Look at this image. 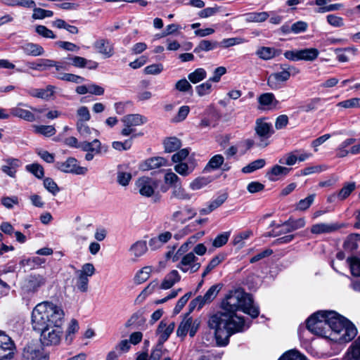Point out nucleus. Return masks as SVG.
I'll list each match as a JSON object with an SVG mask.
<instances>
[{
  "label": "nucleus",
  "mask_w": 360,
  "mask_h": 360,
  "mask_svg": "<svg viewBox=\"0 0 360 360\" xmlns=\"http://www.w3.org/2000/svg\"><path fill=\"white\" fill-rule=\"evenodd\" d=\"M221 309L208 320V326L214 330L217 343L220 346L228 345L232 335L249 328L244 318L236 314L238 311H242L252 318L257 317L259 314L252 296L241 289L229 291L221 303Z\"/></svg>",
  "instance_id": "1"
},
{
  "label": "nucleus",
  "mask_w": 360,
  "mask_h": 360,
  "mask_svg": "<svg viewBox=\"0 0 360 360\" xmlns=\"http://www.w3.org/2000/svg\"><path fill=\"white\" fill-rule=\"evenodd\" d=\"M64 322V310L52 302H41L32 309V326L34 330L40 333V341L44 346H57L60 343Z\"/></svg>",
  "instance_id": "2"
},
{
  "label": "nucleus",
  "mask_w": 360,
  "mask_h": 360,
  "mask_svg": "<svg viewBox=\"0 0 360 360\" xmlns=\"http://www.w3.org/2000/svg\"><path fill=\"white\" fill-rule=\"evenodd\" d=\"M328 338L339 342L351 341L357 334L354 325L335 311H327Z\"/></svg>",
  "instance_id": "3"
},
{
  "label": "nucleus",
  "mask_w": 360,
  "mask_h": 360,
  "mask_svg": "<svg viewBox=\"0 0 360 360\" xmlns=\"http://www.w3.org/2000/svg\"><path fill=\"white\" fill-rule=\"evenodd\" d=\"M280 69L281 71L273 72L267 77V85L273 90L281 89L291 76L300 72L297 68L288 64H281Z\"/></svg>",
  "instance_id": "4"
},
{
  "label": "nucleus",
  "mask_w": 360,
  "mask_h": 360,
  "mask_svg": "<svg viewBox=\"0 0 360 360\" xmlns=\"http://www.w3.org/2000/svg\"><path fill=\"white\" fill-rule=\"evenodd\" d=\"M307 328L313 334L328 338L327 311H318L307 320Z\"/></svg>",
  "instance_id": "5"
},
{
  "label": "nucleus",
  "mask_w": 360,
  "mask_h": 360,
  "mask_svg": "<svg viewBox=\"0 0 360 360\" xmlns=\"http://www.w3.org/2000/svg\"><path fill=\"white\" fill-rule=\"evenodd\" d=\"M46 283V278L40 274L29 276L21 286V294L23 297L34 295Z\"/></svg>",
  "instance_id": "6"
},
{
  "label": "nucleus",
  "mask_w": 360,
  "mask_h": 360,
  "mask_svg": "<svg viewBox=\"0 0 360 360\" xmlns=\"http://www.w3.org/2000/svg\"><path fill=\"white\" fill-rule=\"evenodd\" d=\"M96 269L91 263H86L82 266L81 269L77 270L75 274L77 280L75 288L81 292L88 290L89 278L95 274Z\"/></svg>",
  "instance_id": "7"
},
{
  "label": "nucleus",
  "mask_w": 360,
  "mask_h": 360,
  "mask_svg": "<svg viewBox=\"0 0 360 360\" xmlns=\"http://www.w3.org/2000/svg\"><path fill=\"white\" fill-rule=\"evenodd\" d=\"M201 266L198 257L194 252H188L184 255L179 259V262L176 265L181 272L184 274H192L198 271Z\"/></svg>",
  "instance_id": "8"
},
{
  "label": "nucleus",
  "mask_w": 360,
  "mask_h": 360,
  "mask_svg": "<svg viewBox=\"0 0 360 360\" xmlns=\"http://www.w3.org/2000/svg\"><path fill=\"white\" fill-rule=\"evenodd\" d=\"M255 130L259 139L257 146L266 147L269 143L266 140L274 134V129L271 123L265 121L264 119H257L255 122Z\"/></svg>",
  "instance_id": "9"
},
{
  "label": "nucleus",
  "mask_w": 360,
  "mask_h": 360,
  "mask_svg": "<svg viewBox=\"0 0 360 360\" xmlns=\"http://www.w3.org/2000/svg\"><path fill=\"white\" fill-rule=\"evenodd\" d=\"M135 186L140 195L150 198L154 194L158 183L157 180L149 176H141L136 181Z\"/></svg>",
  "instance_id": "10"
},
{
  "label": "nucleus",
  "mask_w": 360,
  "mask_h": 360,
  "mask_svg": "<svg viewBox=\"0 0 360 360\" xmlns=\"http://www.w3.org/2000/svg\"><path fill=\"white\" fill-rule=\"evenodd\" d=\"M124 127L121 131V134L127 136L133 134L134 127L140 126L146 122L147 120L143 115L139 114H129L122 118Z\"/></svg>",
  "instance_id": "11"
},
{
  "label": "nucleus",
  "mask_w": 360,
  "mask_h": 360,
  "mask_svg": "<svg viewBox=\"0 0 360 360\" xmlns=\"http://www.w3.org/2000/svg\"><path fill=\"white\" fill-rule=\"evenodd\" d=\"M15 351L14 342L4 332L0 331V360L13 358Z\"/></svg>",
  "instance_id": "12"
},
{
  "label": "nucleus",
  "mask_w": 360,
  "mask_h": 360,
  "mask_svg": "<svg viewBox=\"0 0 360 360\" xmlns=\"http://www.w3.org/2000/svg\"><path fill=\"white\" fill-rule=\"evenodd\" d=\"M57 167L61 172L77 175H84L88 172V169L79 166L77 160L74 158H69L63 162H58Z\"/></svg>",
  "instance_id": "13"
},
{
  "label": "nucleus",
  "mask_w": 360,
  "mask_h": 360,
  "mask_svg": "<svg viewBox=\"0 0 360 360\" xmlns=\"http://www.w3.org/2000/svg\"><path fill=\"white\" fill-rule=\"evenodd\" d=\"M175 323L174 321L163 319L160 322L155 331V334L158 337V343H159V345H163L173 333Z\"/></svg>",
  "instance_id": "14"
},
{
  "label": "nucleus",
  "mask_w": 360,
  "mask_h": 360,
  "mask_svg": "<svg viewBox=\"0 0 360 360\" xmlns=\"http://www.w3.org/2000/svg\"><path fill=\"white\" fill-rule=\"evenodd\" d=\"M345 226V224L320 222L313 224L310 228V231L314 235L326 234L335 232Z\"/></svg>",
  "instance_id": "15"
},
{
  "label": "nucleus",
  "mask_w": 360,
  "mask_h": 360,
  "mask_svg": "<svg viewBox=\"0 0 360 360\" xmlns=\"http://www.w3.org/2000/svg\"><path fill=\"white\" fill-rule=\"evenodd\" d=\"M94 48L104 58H109L115 53L113 44L105 39H99L94 44Z\"/></svg>",
  "instance_id": "16"
},
{
  "label": "nucleus",
  "mask_w": 360,
  "mask_h": 360,
  "mask_svg": "<svg viewBox=\"0 0 360 360\" xmlns=\"http://www.w3.org/2000/svg\"><path fill=\"white\" fill-rule=\"evenodd\" d=\"M196 211L193 207L186 205L183 210H176L173 212L171 219L174 221L184 224L196 215Z\"/></svg>",
  "instance_id": "17"
},
{
  "label": "nucleus",
  "mask_w": 360,
  "mask_h": 360,
  "mask_svg": "<svg viewBox=\"0 0 360 360\" xmlns=\"http://www.w3.org/2000/svg\"><path fill=\"white\" fill-rule=\"evenodd\" d=\"M56 89V86L48 85L44 89H31L27 93L32 97L48 101L53 97Z\"/></svg>",
  "instance_id": "18"
},
{
  "label": "nucleus",
  "mask_w": 360,
  "mask_h": 360,
  "mask_svg": "<svg viewBox=\"0 0 360 360\" xmlns=\"http://www.w3.org/2000/svg\"><path fill=\"white\" fill-rule=\"evenodd\" d=\"M181 275L176 269L170 271L167 274L160 285V288L162 290H168L172 288L176 283L181 281Z\"/></svg>",
  "instance_id": "19"
},
{
  "label": "nucleus",
  "mask_w": 360,
  "mask_h": 360,
  "mask_svg": "<svg viewBox=\"0 0 360 360\" xmlns=\"http://www.w3.org/2000/svg\"><path fill=\"white\" fill-rule=\"evenodd\" d=\"M257 100L262 106L269 110L276 109L280 105V102L273 93H264L258 97Z\"/></svg>",
  "instance_id": "20"
},
{
  "label": "nucleus",
  "mask_w": 360,
  "mask_h": 360,
  "mask_svg": "<svg viewBox=\"0 0 360 360\" xmlns=\"http://www.w3.org/2000/svg\"><path fill=\"white\" fill-rule=\"evenodd\" d=\"M167 165V160L162 157H153L147 159L142 163L141 168L143 170H150L159 168Z\"/></svg>",
  "instance_id": "21"
},
{
  "label": "nucleus",
  "mask_w": 360,
  "mask_h": 360,
  "mask_svg": "<svg viewBox=\"0 0 360 360\" xmlns=\"http://www.w3.org/2000/svg\"><path fill=\"white\" fill-rule=\"evenodd\" d=\"M23 356L27 360H48L49 357L42 351L32 346H27L24 349Z\"/></svg>",
  "instance_id": "22"
},
{
  "label": "nucleus",
  "mask_w": 360,
  "mask_h": 360,
  "mask_svg": "<svg viewBox=\"0 0 360 360\" xmlns=\"http://www.w3.org/2000/svg\"><path fill=\"white\" fill-rule=\"evenodd\" d=\"M290 169H291L288 167L276 165L266 173V176L269 181H276L278 180L281 176H286L290 172Z\"/></svg>",
  "instance_id": "23"
},
{
  "label": "nucleus",
  "mask_w": 360,
  "mask_h": 360,
  "mask_svg": "<svg viewBox=\"0 0 360 360\" xmlns=\"http://www.w3.org/2000/svg\"><path fill=\"white\" fill-rule=\"evenodd\" d=\"M221 286L222 285L221 284L212 285L203 296L200 295L197 297V301L202 300V302H204L205 304H210L217 297V294L221 288Z\"/></svg>",
  "instance_id": "24"
},
{
  "label": "nucleus",
  "mask_w": 360,
  "mask_h": 360,
  "mask_svg": "<svg viewBox=\"0 0 360 360\" xmlns=\"http://www.w3.org/2000/svg\"><path fill=\"white\" fill-rule=\"evenodd\" d=\"M22 105V103H19L18 106L12 108L10 111L11 114L13 116L23 119L27 122H34L35 120L34 115L25 109H22L19 107V105Z\"/></svg>",
  "instance_id": "25"
},
{
  "label": "nucleus",
  "mask_w": 360,
  "mask_h": 360,
  "mask_svg": "<svg viewBox=\"0 0 360 360\" xmlns=\"http://www.w3.org/2000/svg\"><path fill=\"white\" fill-rule=\"evenodd\" d=\"M356 141L355 139H347L344 141H342L339 146L338 147L336 150V155L338 158H344L347 156L349 153H351L352 155H356L357 153H354L352 152V148L355 146H352L349 150H347V148L350 146L351 145L354 144Z\"/></svg>",
  "instance_id": "26"
},
{
  "label": "nucleus",
  "mask_w": 360,
  "mask_h": 360,
  "mask_svg": "<svg viewBox=\"0 0 360 360\" xmlns=\"http://www.w3.org/2000/svg\"><path fill=\"white\" fill-rule=\"evenodd\" d=\"M80 149L87 153H94V154L98 155L101 153V143L97 139H94L91 142H80Z\"/></svg>",
  "instance_id": "27"
},
{
  "label": "nucleus",
  "mask_w": 360,
  "mask_h": 360,
  "mask_svg": "<svg viewBox=\"0 0 360 360\" xmlns=\"http://www.w3.org/2000/svg\"><path fill=\"white\" fill-rule=\"evenodd\" d=\"M147 250L146 242L144 240H138L131 245L129 252L131 255L138 258L143 256L147 252Z\"/></svg>",
  "instance_id": "28"
},
{
  "label": "nucleus",
  "mask_w": 360,
  "mask_h": 360,
  "mask_svg": "<svg viewBox=\"0 0 360 360\" xmlns=\"http://www.w3.org/2000/svg\"><path fill=\"white\" fill-rule=\"evenodd\" d=\"M23 52L28 56H39L44 53V48L37 44L27 43L21 46Z\"/></svg>",
  "instance_id": "29"
},
{
  "label": "nucleus",
  "mask_w": 360,
  "mask_h": 360,
  "mask_svg": "<svg viewBox=\"0 0 360 360\" xmlns=\"http://www.w3.org/2000/svg\"><path fill=\"white\" fill-rule=\"evenodd\" d=\"M345 360H360V336L348 349Z\"/></svg>",
  "instance_id": "30"
},
{
  "label": "nucleus",
  "mask_w": 360,
  "mask_h": 360,
  "mask_svg": "<svg viewBox=\"0 0 360 360\" xmlns=\"http://www.w3.org/2000/svg\"><path fill=\"white\" fill-rule=\"evenodd\" d=\"M79 328V326L78 321L75 319H71L65 335V340L68 345L72 343L74 340L75 335L78 332Z\"/></svg>",
  "instance_id": "31"
},
{
  "label": "nucleus",
  "mask_w": 360,
  "mask_h": 360,
  "mask_svg": "<svg viewBox=\"0 0 360 360\" xmlns=\"http://www.w3.org/2000/svg\"><path fill=\"white\" fill-rule=\"evenodd\" d=\"M256 55L262 60H270L278 55V51L271 47L262 46L257 49Z\"/></svg>",
  "instance_id": "32"
},
{
  "label": "nucleus",
  "mask_w": 360,
  "mask_h": 360,
  "mask_svg": "<svg viewBox=\"0 0 360 360\" xmlns=\"http://www.w3.org/2000/svg\"><path fill=\"white\" fill-rule=\"evenodd\" d=\"M299 53L300 60L306 61H314L319 55V51L316 48L300 49Z\"/></svg>",
  "instance_id": "33"
},
{
  "label": "nucleus",
  "mask_w": 360,
  "mask_h": 360,
  "mask_svg": "<svg viewBox=\"0 0 360 360\" xmlns=\"http://www.w3.org/2000/svg\"><path fill=\"white\" fill-rule=\"evenodd\" d=\"M195 169L193 163L188 164L187 162H180L174 165V169L179 175L182 176H188Z\"/></svg>",
  "instance_id": "34"
},
{
  "label": "nucleus",
  "mask_w": 360,
  "mask_h": 360,
  "mask_svg": "<svg viewBox=\"0 0 360 360\" xmlns=\"http://www.w3.org/2000/svg\"><path fill=\"white\" fill-rule=\"evenodd\" d=\"M217 13H225V15H229V13H226V10L223 6L216 4L212 7H208L201 10L198 15L200 18H208Z\"/></svg>",
  "instance_id": "35"
},
{
  "label": "nucleus",
  "mask_w": 360,
  "mask_h": 360,
  "mask_svg": "<svg viewBox=\"0 0 360 360\" xmlns=\"http://www.w3.org/2000/svg\"><path fill=\"white\" fill-rule=\"evenodd\" d=\"M164 146L165 152L172 153L181 148V142L176 137H169L164 141Z\"/></svg>",
  "instance_id": "36"
},
{
  "label": "nucleus",
  "mask_w": 360,
  "mask_h": 360,
  "mask_svg": "<svg viewBox=\"0 0 360 360\" xmlns=\"http://www.w3.org/2000/svg\"><path fill=\"white\" fill-rule=\"evenodd\" d=\"M153 271L150 266H146L140 269L134 276V281L137 284H141L146 281Z\"/></svg>",
  "instance_id": "37"
},
{
  "label": "nucleus",
  "mask_w": 360,
  "mask_h": 360,
  "mask_svg": "<svg viewBox=\"0 0 360 360\" xmlns=\"http://www.w3.org/2000/svg\"><path fill=\"white\" fill-rule=\"evenodd\" d=\"M171 197L181 200H189L191 198V195L180 184L172 188Z\"/></svg>",
  "instance_id": "38"
},
{
  "label": "nucleus",
  "mask_w": 360,
  "mask_h": 360,
  "mask_svg": "<svg viewBox=\"0 0 360 360\" xmlns=\"http://www.w3.org/2000/svg\"><path fill=\"white\" fill-rule=\"evenodd\" d=\"M328 1H316L318 8H315V11L318 13H326L332 11H336L342 7L341 4H334L328 5Z\"/></svg>",
  "instance_id": "39"
},
{
  "label": "nucleus",
  "mask_w": 360,
  "mask_h": 360,
  "mask_svg": "<svg viewBox=\"0 0 360 360\" xmlns=\"http://www.w3.org/2000/svg\"><path fill=\"white\" fill-rule=\"evenodd\" d=\"M355 182H346L338 193V198L340 200H345L355 190Z\"/></svg>",
  "instance_id": "40"
},
{
  "label": "nucleus",
  "mask_w": 360,
  "mask_h": 360,
  "mask_svg": "<svg viewBox=\"0 0 360 360\" xmlns=\"http://www.w3.org/2000/svg\"><path fill=\"white\" fill-rule=\"evenodd\" d=\"M224 158L223 155L217 154L211 158L205 166V169L210 172L219 169L224 163Z\"/></svg>",
  "instance_id": "41"
},
{
  "label": "nucleus",
  "mask_w": 360,
  "mask_h": 360,
  "mask_svg": "<svg viewBox=\"0 0 360 360\" xmlns=\"http://www.w3.org/2000/svg\"><path fill=\"white\" fill-rule=\"evenodd\" d=\"M218 46L217 41L210 40H202L199 44L194 49L193 52L199 53L201 51H209L216 49Z\"/></svg>",
  "instance_id": "42"
},
{
  "label": "nucleus",
  "mask_w": 360,
  "mask_h": 360,
  "mask_svg": "<svg viewBox=\"0 0 360 360\" xmlns=\"http://www.w3.org/2000/svg\"><path fill=\"white\" fill-rule=\"evenodd\" d=\"M76 127L77 131L84 139L90 138L93 132H94L96 136L98 135L97 130L90 128L87 124L82 122H77Z\"/></svg>",
  "instance_id": "43"
},
{
  "label": "nucleus",
  "mask_w": 360,
  "mask_h": 360,
  "mask_svg": "<svg viewBox=\"0 0 360 360\" xmlns=\"http://www.w3.org/2000/svg\"><path fill=\"white\" fill-rule=\"evenodd\" d=\"M360 240V235L357 233L350 234L344 242L343 247L345 250L352 251L358 248L357 241Z\"/></svg>",
  "instance_id": "44"
},
{
  "label": "nucleus",
  "mask_w": 360,
  "mask_h": 360,
  "mask_svg": "<svg viewBox=\"0 0 360 360\" xmlns=\"http://www.w3.org/2000/svg\"><path fill=\"white\" fill-rule=\"evenodd\" d=\"M189 248L190 245L186 242H185L181 245L175 254H173V252L169 251L167 253L166 257L167 259L171 258L173 262H177L179 260L181 257L186 254Z\"/></svg>",
  "instance_id": "45"
},
{
  "label": "nucleus",
  "mask_w": 360,
  "mask_h": 360,
  "mask_svg": "<svg viewBox=\"0 0 360 360\" xmlns=\"http://www.w3.org/2000/svg\"><path fill=\"white\" fill-rule=\"evenodd\" d=\"M33 128L36 134L47 137L54 135L56 132L55 127L51 125H34Z\"/></svg>",
  "instance_id": "46"
},
{
  "label": "nucleus",
  "mask_w": 360,
  "mask_h": 360,
  "mask_svg": "<svg viewBox=\"0 0 360 360\" xmlns=\"http://www.w3.org/2000/svg\"><path fill=\"white\" fill-rule=\"evenodd\" d=\"M269 17L267 12H253L246 14L245 20L248 22H262Z\"/></svg>",
  "instance_id": "47"
},
{
  "label": "nucleus",
  "mask_w": 360,
  "mask_h": 360,
  "mask_svg": "<svg viewBox=\"0 0 360 360\" xmlns=\"http://www.w3.org/2000/svg\"><path fill=\"white\" fill-rule=\"evenodd\" d=\"M25 169L38 179H42L44 176V168L39 163L27 165L25 166Z\"/></svg>",
  "instance_id": "48"
},
{
  "label": "nucleus",
  "mask_w": 360,
  "mask_h": 360,
  "mask_svg": "<svg viewBox=\"0 0 360 360\" xmlns=\"http://www.w3.org/2000/svg\"><path fill=\"white\" fill-rule=\"evenodd\" d=\"M207 72L203 68H197L188 75V79L193 84L198 83L205 79Z\"/></svg>",
  "instance_id": "49"
},
{
  "label": "nucleus",
  "mask_w": 360,
  "mask_h": 360,
  "mask_svg": "<svg viewBox=\"0 0 360 360\" xmlns=\"http://www.w3.org/2000/svg\"><path fill=\"white\" fill-rule=\"evenodd\" d=\"M266 165V161L264 159H258L252 162H250L247 166L244 167L242 169V172L243 173H251L254 171L263 168Z\"/></svg>",
  "instance_id": "50"
},
{
  "label": "nucleus",
  "mask_w": 360,
  "mask_h": 360,
  "mask_svg": "<svg viewBox=\"0 0 360 360\" xmlns=\"http://www.w3.org/2000/svg\"><path fill=\"white\" fill-rule=\"evenodd\" d=\"M164 180L165 184L172 186V188H174V186H177L181 184L180 178L177 176V174H176L174 172H172L170 169L167 171L165 173Z\"/></svg>",
  "instance_id": "51"
},
{
  "label": "nucleus",
  "mask_w": 360,
  "mask_h": 360,
  "mask_svg": "<svg viewBox=\"0 0 360 360\" xmlns=\"http://www.w3.org/2000/svg\"><path fill=\"white\" fill-rule=\"evenodd\" d=\"M191 324V318L184 319L179 324L176 335L178 337L184 338L189 333V327Z\"/></svg>",
  "instance_id": "52"
},
{
  "label": "nucleus",
  "mask_w": 360,
  "mask_h": 360,
  "mask_svg": "<svg viewBox=\"0 0 360 360\" xmlns=\"http://www.w3.org/2000/svg\"><path fill=\"white\" fill-rule=\"evenodd\" d=\"M315 196V194H311L304 199L300 200L296 205V210L300 211L307 210L314 202Z\"/></svg>",
  "instance_id": "53"
},
{
  "label": "nucleus",
  "mask_w": 360,
  "mask_h": 360,
  "mask_svg": "<svg viewBox=\"0 0 360 360\" xmlns=\"http://www.w3.org/2000/svg\"><path fill=\"white\" fill-rule=\"evenodd\" d=\"M347 262L350 266V271L354 276L360 277V259L356 257H349Z\"/></svg>",
  "instance_id": "54"
},
{
  "label": "nucleus",
  "mask_w": 360,
  "mask_h": 360,
  "mask_svg": "<svg viewBox=\"0 0 360 360\" xmlns=\"http://www.w3.org/2000/svg\"><path fill=\"white\" fill-rule=\"evenodd\" d=\"M278 360H306V358L298 351L292 349L284 353Z\"/></svg>",
  "instance_id": "55"
},
{
  "label": "nucleus",
  "mask_w": 360,
  "mask_h": 360,
  "mask_svg": "<svg viewBox=\"0 0 360 360\" xmlns=\"http://www.w3.org/2000/svg\"><path fill=\"white\" fill-rule=\"evenodd\" d=\"M296 153H298L297 150L287 153L279 160V163L285 164L288 166L294 165L297 161V155Z\"/></svg>",
  "instance_id": "56"
},
{
  "label": "nucleus",
  "mask_w": 360,
  "mask_h": 360,
  "mask_svg": "<svg viewBox=\"0 0 360 360\" xmlns=\"http://www.w3.org/2000/svg\"><path fill=\"white\" fill-rule=\"evenodd\" d=\"M223 258L219 256L214 257L205 268L202 274V278H204L207 274H209L215 267H217L221 262Z\"/></svg>",
  "instance_id": "57"
},
{
  "label": "nucleus",
  "mask_w": 360,
  "mask_h": 360,
  "mask_svg": "<svg viewBox=\"0 0 360 360\" xmlns=\"http://www.w3.org/2000/svg\"><path fill=\"white\" fill-rule=\"evenodd\" d=\"M59 79L66 81V82H70L76 84H81L83 82H84V78L71 73H63L60 75H58L57 77Z\"/></svg>",
  "instance_id": "58"
},
{
  "label": "nucleus",
  "mask_w": 360,
  "mask_h": 360,
  "mask_svg": "<svg viewBox=\"0 0 360 360\" xmlns=\"http://www.w3.org/2000/svg\"><path fill=\"white\" fill-rule=\"evenodd\" d=\"M53 15V13L51 11L34 7L33 9V14H32V17L34 20H37V19L41 20L45 18L51 17Z\"/></svg>",
  "instance_id": "59"
},
{
  "label": "nucleus",
  "mask_w": 360,
  "mask_h": 360,
  "mask_svg": "<svg viewBox=\"0 0 360 360\" xmlns=\"http://www.w3.org/2000/svg\"><path fill=\"white\" fill-rule=\"evenodd\" d=\"M44 186L49 192L52 193L53 195H56L60 191L59 187L51 178L48 177L44 179Z\"/></svg>",
  "instance_id": "60"
},
{
  "label": "nucleus",
  "mask_w": 360,
  "mask_h": 360,
  "mask_svg": "<svg viewBox=\"0 0 360 360\" xmlns=\"http://www.w3.org/2000/svg\"><path fill=\"white\" fill-rule=\"evenodd\" d=\"M210 79L195 87L197 94L200 96L209 94L212 91V84Z\"/></svg>",
  "instance_id": "61"
},
{
  "label": "nucleus",
  "mask_w": 360,
  "mask_h": 360,
  "mask_svg": "<svg viewBox=\"0 0 360 360\" xmlns=\"http://www.w3.org/2000/svg\"><path fill=\"white\" fill-rule=\"evenodd\" d=\"M210 181L206 177H198L191 182L189 187L195 191L199 190L209 184Z\"/></svg>",
  "instance_id": "62"
},
{
  "label": "nucleus",
  "mask_w": 360,
  "mask_h": 360,
  "mask_svg": "<svg viewBox=\"0 0 360 360\" xmlns=\"http://www.w3.org/2000/svg\"><path fill=\"white\" fill-rule=\"evenodd\" d=\"M190 112V108L188 105H183L179 109L176 116L172 118L173 122H180L184 121Z\"/></svg>",
  "instance_id": "63"
},
{
  "label": "nucleus",
  "mask_w": 360,
  "mask_h": 360,
  "mask_svg": "<svg viewBox=\"0 0 360 360\" xmlns=\"http://www.w3.org/2000/svg\"><path fill=\"white\" fill-rule=\"evenodd\" d=\"M77 115L78 117L77 122H82V123L89 121L91 118L89 110L86 106L79 107L77 110Z\"/></svg>",
  "instance_id": "64"
}]
</instances>
